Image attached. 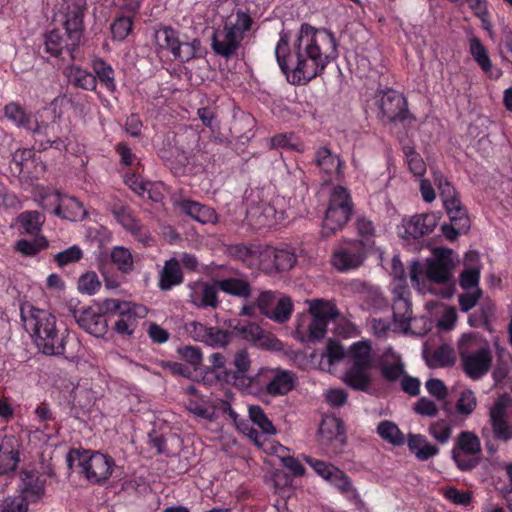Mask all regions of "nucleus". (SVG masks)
Wrapping results in <instances>:
<instances>
[{"instance_id":"obj_1","label":"nucleus","mask_w":512,"mask_h":512,"mask_svg":"<svg viewBox=\"0 0 512 512\" xmlns=\"http://www.w3.org/2000/svg\"><path fill=\"white\" fill-rule=\"evenodd\" d=\"M274 54L288 83L305 86L338 58V41L329 29L302 23L293 39L289 31L279 33Z\"/></svg>"},{"instance_id":"obj_2","label":"nucleus","mask_w":512,"mask_h":512,"mask_svg":"<svg viewBox=\"0 0 512 512\" xmlns=\"http://www.w3.org/2000/svg\"><path fill=\"white\" fill-rule=\"evenodd\" d=\"M20 315L24 329L40 352L48 356L64 354L67 330L57 327L56 317L52 313L25 303L20 307Z\"/></svg>"},{"instance_id":"obj_3","label":"nucleus","mask_w":512,"mask_h":512,"mask_svg":"<svg viewBox=\"0 0 512 512\" xmlns=\"http://www.w3.org/2000/svg\"><path fill=\"white\" fill-rule=\"evenodd\" d=\"M20 315L24 329L40 352L48 356L64 354L67 330L57 327L56 317L52 313L25 303L20 307Z\"/></svg>"},{"instance_id":"obj_4","label":"nucleus","mask_w":512,"mask_h":512,"mask_svg":"<svg viewBox=\"0 0 512 512\" xmlns=\"http://www.w3.org/2000/svg\"><path fill=\"white\" fill-rule=\"evenodd\" d=\"M83 18L84 12L80 7L68 8L62 27L45 33L43 52L63 61L78 59L84 33Z\"/></svg>"},{"instance_id":"obj_5","label":"nucleus","mask_w":512,"mask_h":512,"mask_svg":"<svg viewBox=\"0 0 512 512\" xmlns=\"http://www.w3.org/2000/svg\"><path fill=\"white\" fill-rule=\"evenodd\" d=\"M458 354L464 373L472 380L481 379L492 365L489 344L475 334H464L458 343Z\"/></svg>"},{"instance_id":"obj_6","label":"nucleus","mask_w":512,"mask_h":512,"mask_svg":"<svg viewBox=\"0 0 512 512\" xmlns=\"http://www.w3.org/2000/svg\"><path fill=\"white\" fill-rule=\"evenodd\" d=\"M353 214L354 203L350 190L342 185L334 186L322 220L321 237L327 239L343 230Z\"/></svg>"},{"instance_id":"obj_7","label":"nucleus","mask_w":512,"mask_h":512,"mask_svg":"<svg viewBox=\"0 0 512 512\" xmlns=\"http://www.w3.org/2000/svg\"><path fill=\"white\" fill-rule=\"evenodd\" d=\"M349 367L344 382L356 391H367L371 384L369 371L374 367L372 347L366 341L354 342L347 350Z\"/></svg>"},{"instance_id":"obj_8","label":"nucleus","mask_w":512,"mask_h":512,"mask_svg":"<svg viewBox=\"0 0 512 512\" xmlns=\"http://www.w3.org/2000/svg\"><path fill=\"white\" fill-rule=\"evenodd\" d=\"M66 461L70 468L79 469V473L91 483L106 480L114 466V460L99 450H69Z\"/></svg>"},{"instance_id":"obj_9","label":"nucleus","mask_w":512,"mask_h":512,"mask_svg":"<svg viewBox=\"0 0 512 512\" xmlns=\"http://www.w3.org/2000/svg\"><path fill=\"white\" fill-rule=\"evenodd\" d=\"M137 308L132 302L107 298L101 302L99 311L107 314L112 330L125 338L132 336L138 327Z\"/></svg>"},{"instance_id":"obj_10","label":"nucleus","mask_w":512,"mask_h":512,"mask_svg":"<svg viewBox=\"0 0 512 512\" xmlns=\"http://www.w3.org/2000/svg\"><path fill=\"white\" fill-rule=\"evenodd\" d=\"M306 461L317 475L335 487L347 501L360 511L364 509V502L353 486L352 480L344 471L321 460L306 458Z\"/></svg>"},{"instance_id":"obj_11","label":"nucleus","mask_w":512,"mask_h":512,"mask_svg":"<svg viewBox=\"0 0 512 512\" xmlns=\"http://www.w3.org/2000/svg\"><path fill=\"white\" fill-rule=\"evenodd\" d=\"M378 107L382 119L390 123L412 122L415 117L409 111L407 98L400 92L387 88L378 90Z\"/></svg>"},{"instance_id":"obj_12","label":"nucleus","mask_w":512,"mask_h":512,"mask_svg":"<svg viewBox=\"0 0 512 512\" xmlns=\"http://www.w3.org/2000/svg\"><path fill=\"white\" fill-rule=\"evenodd\" d=\"M490 428L482 429V437L486 440L485 448H494L490 435L500 442L512 439V417L507 415L506 407L501 401H497L489 412Z\"/></svg>"},{"instance_id":"obj_13","label":"nucleus","mask_w":512,"mask_h":512,"mask_svg":"<svg viewBox=\"0 0 512 512\" xmlns=\"http://www.w3.org/2000/svg\"><path fill=\"white\" fill-rule=\"evenodd\" d=\"M309 311L311 320L307 328L308 339L320 340L325 337L329 322L337 316V310L329 302L316 299L311 303Z\"/></svg>"},{"instance_id":"obj_14","label":"nucleus","mask_w":512,"mask_h":512,"mask_svg":"<svg viewBox=\"0 0 512 512\" xmlns=\"http://www.w3.org/2000/svg\"><path fill=\"white\" fill-rule=\"evenodd\" d=\"M365 259L362 241H350L340 246L332 255L333 266L341 272L357 269Z\"/></svg>"},{"instance_id":"obj_15","label":"nucleus","mask_w":512,"mask_h":512,"mask_svg":"<svg viewBox=\"0 0 512 512\" xmlns=\"http://www.w3.org/2000/svg\"><path fill=\"white\" fill-rule=\"evenodd\" d=\"M60 127L56 122L39 123L35 120V126L30 128L34 138V149L38 151H45L49 148L62 150L65 147V142L60 136Z\"/></svg>"},{"instance_id":"obj_16","label":"nucleus","mask_w":512,"mask_h":512,"mask_svg":"<svg viewBox=\"0 0 512 512\" xmlns=\"http://www.w3.org/2000/svg\"><path fill=\"white\" fill-rule=\"evenodd\" d=\"M234 330L242 339L253 343L257 347L268 350L281 349V341L270 332L263 330L257 323H238Z\"/></svg>"},{"instance_id":"obj_17","label":"nucleus","mask_w":512,"mask_h":512,"mask_svg":"<svg viewBox=\"0 0 512 512\" xmlns=\"http://www.w3.org/2000/svg\"><path fill=\"white\" fill-rule=\"evenodd\" d=\"M243 37L237 36L225 23L213 31L211 48L213 52L225 59H230L237 54Z\"/></svg>"},{"instance_id":"obj_18","label":"nucleus","mask_w":512,"mask_h":512,"mask_svg":"<svg viewBox=\"0 0 512 512\" xmlns=\"http://www.w3.org/2000/svg\"><path fill=\"white\" fill-rule=\"evenodd\" d=\"M189 302L198 309L212 308L216 309L219 307L220 300L217 287V279L213 280L212 283L197 281L189 285Z\"/></svg>"},{"instance_id":"obj_19","label":"nucleus","mask_w":512,"mask_h":512,"mask_svg":"<svg viewBox=\"0 0 512 512\" xmlns=\"http://www.w3.org/2000/svg\"><path fill=\"white\" fill-rule=\"evenodd\" d=\"M439 217L435 213H424L412 216L403 221V231L399 234L405 239H419L429 235L438 224Z\"/></svg>"},{"instance_id":"obj_20","label":"nucleus","mask_w":512,"mask_h":512,"mask_svg":"<svg viewBox=\"0 0 512 512\" xmlns=\"http://www.w3.org/2000/svg\"><path fill=\"white\" fill-rule=\"evenodd\" d=\"M232 364L235 370H223V372L219 374L218 379L227 384H232L237 388L243 387L245 383L250 382L246 375L251 366V360L247 350H238L234 355Z\"/></svg>"},{"instance_id":"obj_21","label":"nucleus","mask_w":512,"mask_h":512,"mask_svg":"<svg viewBox=\"0 0 512 512\" xmlns=\"http://www.w3.org/2000/svg\"><path fill=\"white\" fill-rule=\"evenodd\" d=\"M314 165L325 175L343 177L344 161L327 146H320L314 152Z\"/></svg>"},{"instance_id":"obj_22","label":"nucleus","mask_w":512,"mask_h":512,"mask_svg":"<svg viewBox=\"0 0 512 512\" xmlns=\"http://www.w3.org/2000/svg\"><path fill=\"white\" fill-rule=\"evenodd\" d=\"M451 254V250H444L428 262L425 274L431 282L441 284L450 279L454 266Z\"/></svg>"},{"instance_id":"obj_23","label":"nucleus","mask_w":512,"mask_h":512,"mask_svg":"<svg viewBox=\"0 0 512 512\" xmlns=\"http://www.w3.org/2000/svg\"><path fill=\"white\" fill-rule=\"evenodd\" d=\"M105 313H96L91 308L83 310L79 316L76 317L78 325L87 333L95 336L102 337L108 330V317Z\"/></svg>"},{"instance_id":"obj_24","label":"nucleus","mask_w":512,"mask_h":512,"mask_svg":"<svg viewBox=\"0 0 512 512\" xmlns=\"http://www.w3.org/2000/svg\"><path fill=\"white\" fill-rule=\"evenodd\" d=\"M378 368L381 376L388 382H395L404 375V364L401 357L392 348L384 351L382 357L378 361Z\"/></svg>"},{"instance_id":"obj_25","label":"nucleus","mask_w":512,"mask_h":512,"mask_svg":"<svg viewBox=\"0 0 512 512\" xmlns=\"http://www.w3.org/2000/svg\"><path fill=\"white\" fill-rule=\"evenodd\" d=\"M71 398L70 415L76 419L85 416L96 399L91 389L79 385L73 386Z\"/></svg>"},{"instance_id":"obj_26","label":"nucleus","mask_w":512,"mask_h":512,"mask_svg":"<svg viewBox=\"0 0 512 512\" xmlns=\"http://www.w3.org/2000/svg\"><path fill=\"white\" fill-rule=\"evenodd\" d=\"M179 207L183 213L201 224H214L217 222L218 216L216 211L200 202L183 199L179 203Z\"/></svg>"},{"instance_id":"obj_27","label":"nucleus","mask_w":512,"mask_h":512,"mask_svg":"<svg viewBox=\"0 0 512 512\" xmlns=\"http://www.w3.org/2000/svg\"><path fill=\"white\" fill-rule=\"evenodd\" d=\"M296 376L292 371L273 369L269 380L268 395L282 396L294 389Z\"/></svg>"},{"instance_id":"obj_28","label":"nucleus","mask_w":512,"mask_h":512,"mask_svg":"<svg viewBox=\"0 0 512 512\" xmlns=\"http://www.w3.org/2000/svg\"><path fill=\"white\" fill-rule=\"evenodd\" d=\"M64 74L67 76L71 85L87 91H95L97 88V78L94 73L83 69L78 65H69L65 68Z\"/></svg>"},{"instance_id":"obj_29","label":"nucleus","mask_w":512,"mask_h":512,"mask_svg":"<svg viewBox=\"0 0 512 512\" xmlns=\"http://www.w3.org/2000/svg\"><path fill=\"white\" fill-rule=\"evenodd\" d=\"M184 280L180 262L176 258H170L164 264L160 272L159 288L162 291H169L174 286L180 285Z\"/></svg>"},{"instance_id":"obj_30","label":"nucleus","mask_w":512,"mask_h":512,"mask_svg":"<svg viewBox=\"0 0 512 512\" xmlns=\"http://www.w3.org/2000/svg\"><path fill=\"white\" fill-rule=\"evenodd\" d=\"M154 40L158 51H169L172 55L180 43L178 31L167 25L155 28Z\"/></svg>"},{"instance_id":"obj_31","label":"nucleus","mask_w":512,"mask_h":512,"mask_svg":"<svg viewBox=\"0 0 512 512\" xmlns=\"http://www.w3.org/2000/svg\"><path fill=\"white\" fill-rule=\"evenodd\" d=\"M34 152L31 149H17L12 154L9 169L12 176L27 178L30 175V168L34 164Z\"/></svg>"},{"instance_id":"obj_32","label":"nucleus","mask_w":512,"mask_h":512,"mask_svg":"<svg viewBox=\"0 0 512 512\" xmlns=\"http://www.w3.org/2000/svg\"><path fill=\"white\" fill-rule=\"evenodd\" d=\"M217 287L228 295L243 299L250 298L253 291L247 280L235 277L217 279Z\"/></svg>"},{"instance_id":"obj_33","label":"nucleus","mask_w":512,"mask_h":512,"mask_svg":"<svg viewBox=\"0 0 512 512\" xmlns=\"http://www.w3.org/2000/svg\"><path fill=\"white\" fill-rule=\"evenodd\" d=\"M20 482L21 493L19 495H24L28 502L37 501L43 495L45 482L36 473L22 472Z\"/></svg>"},{"instance_id":"obj_34","label":"nucleus","mask_w":512,"mask_h":512,"mask_svg":"<svg viewBox=\"0 0 512 512\" xmlns=\"http://www.w3.org/2000/svg\"><path fill=\"white\" fill-rule=\"evenodd\" d=\"M260 244L239 243L228 247V254L235 260L241 261L248 268L257 266V256Z\"/></svg>"},{"instance_id":"obj_35","label":"nucleus","mask_w":512,"mask_h":512,"mask_svg":"<svg viewBox=\"0 0 512 512\" xmlns=\"http://www.w3.org/2000/svg\"><path fill=\"white\" fill-rule=\"evenodd\" d=\"M232 31L240 37L245 38V34L249 32L254 24L249 9L237 8L232 15L224 22Z\"/></svg>"},{"instance_id":"obj_36","label":"nucleus","mask_w":512,"mask_h":512,"mask_svg":"<svg viewBox=\"0 0 512 512\" xmlns=\"http://www.w3.org/2000/svg\"><path fill=\"white\" fill-rule=\"evenodd\" d=\"M93 73L97 78V82L105 87V89L114 93L117 91V85L115 80V70L102 58H96L92 63Z\"/></svg>"},{"instance_id":"obj_37","label":"nucleus","mask_w":512,"mask_h":512,"mask_svg":"<svg viewBox=\"0 0 512 512\" xmlns=\"http://www.w3.org/2000/svg\"><path fill=\"white\" fill-rule=\"evenodd\" d=\"M4 113L18 127L29 130L35 126L36 118L18 103L12 102L7 104L4 108Z\"/></svg>"},{"instance_id":"obj_38","label":"nucleus","mask_w":512,"mask_h":512,"mask_svg":"<svg viewBox=\"0 0 512 512\" xmlns=\"http://www.w3.org/2000/svg\"><path fill=\"white\" fill-rule=\"evenodd\" d=\"M111 213L115 220L127 231L135 234L140 230V223L133 216L131 209L123 204H114Z\"/></svg>"},{"instance_id":"obj_39","label":"nucleus","mask_w":512,"mask_h":512,"mask_svg":"<svg viewBox=\"0 0 512 512\" xmlns=\"http://www.w3.org/2000/svg\"><path fill=\"white\" fill-rule=\"evenodd\" d=\"M354 225L358 236L361 238L359 241L363 242V247H365V245H373L375 237L377 236V228L374 221L370 219V217L362 214L356 217Z\"/></svg>"},{"instance_id":"obj_40","label":"nucleus","mask_w":512,"mask_h":512,"mask_svg":"<svg viewBox=\"0 0 512 512\" xmlns=\"http://www.w3.org/2000/svg\"><path fill=\"white\" fill-rule=\"evenodd\" d=\"M44 221V215L38 211H25L17 217L19 229L27 234H37Z\"/></svg>"},{"instance_id":"obj_41","label":"nucleus","mask_w":512,"mask_h":512,"mask_svg":"<svg viewBox=\"0 0 512 512\" xmlns=\"http://www.w3.org/2000/svg\"><path fill=\"white\" fill-rule=\"evenodd\" d=\"M270 148H281L298 153H303L305 150L303 142H301L294 133H279L274 135L270 139Z\"/></svg>"},{"instance_id":"obj_42","label":"nucleus","mask_w":512,"mask_h":512,"mask_svg":"<svg viewBox=\"0 0 512 512\" xmlns=\"http://www.w3.org/2000/svg\"><path fill=\"white\" fill-rule=\"evenodd\" d=\"M469 51L482 71L490 75L492 62L488 55L487 48L483 45L479 38L473 37L470 39Z\"/></svg>"},{"instance_id":"obj_43","label":"nucleus","mask_w":512,"mask_h":512,"mask_svg":"<svg viewBox=\"0 0 512 512\" xmlns=\"http://www.w3.org/2000/svg\"><path fill=\"white\" fill-rule=\"evenodd\" d=\"M402 151L409 171L415 177L422 178L427 170L426 163L422 156L415 150V147L411 145H404Z\"/></svg>"},{"instance_id":"obj_44","label":"nucleus","mask_w":512,"mask_h":512,"mask_svg":"<svg viewBox=\"0 0 512 512\" xmlns=\"http://www.w3.org/2000/svg\"><path fill=\"white\" fill-rule=\"evenodd\" d=\"M136 14L130 16L117 15L111 23L110 30L112 39L114 41H124L132 32L134 27V17Z\"/></svg>"},{"instance_id":"obj_45","label":"nucleus","mask_w":512,"mask_h":512,"mask_svg":"<svg viewBox=\"0 0 512 512\" xmlns=\"http://www.w3.org/2000/svg\"><path fill=\"white\" fill-rule=\"evenodd\" d=\"M412 314L411 303L404 297V291L399 292L393 304V319L400 327L407 328L410 325Z\"/></svg>"},{"instance_id":"obj_46","label":"nucleus","mask_w":512,"mask_h":512,"mask_svg":"<svg viewBox=\"0 0 512 512\" xmlns=\"http://www.w3.org/2000/svg\"><path fill=\"white\" fill-rule=\"evenodd\" d=\"M61 206L59 217L62 219L77 221L82 220L86 215L82 203L74 197L64 195Z\"/></svg>"},{"instance_id":"obj_47","label":"nucleus","mask_w":512,"mask_h":512,"mask_svg":"<svg viewBox=\"0 0 512 512\" xmlns=\"http://www.w3.org/2000/svg\"><path fill=\"white\" fill-rule=\"evenodd\" d=\"M273 369L261 368L258 373L254 376H248L249 383H245L243 387H239L242 390H248L250 392H265L268 394L269 380L272 376Z\"/></svg>"},{"instance_id":"obj_48","label":"nucleus","mask_w":512,"mask_h":512,"mask_svg":"<svg viewBox=\"0 0 512 512\" xmlns=\"http://www.w3.org/2000/svg\"><path fill=\"white\" fill-rule=\"evenodd\" d=\"M377 433L379 436L395 446L404 444V434L400 431L398 426L388 420L381 421L377 426Z\"/></svg>"},{"instance_id":"obj_49","label":"nucleus","mask_w":512,"mask_h":512,"mask_svg":"<svg viewBox=\"0 0 512 512\" xmlns=\"http://www.w3.org/2000/svg\"><path fill=\"white\" fill-rule=\"evenodd\" d=\"M111 261L115 264L122 273L129 274L133 268V258L129 249L117 246L111 251Z\"/></svg>"},{"instance_id":"obj_50","label":"nucleus","mask_w":512,"mask_h":512,"mask_svg":"<svg viewBox=\"0 0 512 512\" xmlns=\"http://www.w3.org/2000/svg\"><path fill=\"white\" fill-rule=\"evenodd\" d=\"M115 152L119 156V164L125 169L141 168L139 158L133 153L132 149L126 142H119L114 147Z\"/></svg>"},{"instance_id":"obj_51","label":"nucleus","mask_w":512,"mask_h":512,"mask_svg":"<svg viewBox=\"0 0 512 512\" xmlns=\"http://www.w3.org/2000/svg\"><path fill=\"white\" fill-rule=\"evenodd\" d=\"M249 417L253 425L257 426L262 433L266 435L275 434L276 429L271 420L264 413V410L258 405L249 407Z\"/></svg>"},{"instance_id":"obj_52","label":"nucleus","mask_w":512,"mask_h":512,"mask_svg":"<svg viewBox=\"0 0 512 512\" xmlns=\"http://www.w3.org/2000/svg\"><path fill=\"white\" fill-rule=\"evenodd\" d=\"M292 311V300L287 296H283L277 301L275 307H273L268 315V318L279 324H284L290 319Z\"/></svg>"},{"instance_id":"obj_53","label":"nucleus","mask_w":512,"mask_h":512,"mask_svg":"<svg viewBox=\"0 0 512 512\" xmlns=\"http://www.w3.org/2000/svg\"><path fill=\"white\" fill-rule=\"evenodd\" d=\"M48 247V241L44 237H37L33 240L20 239L15 244V250L24 256H35Z\"/></svg>"},{"instance_id":"obj_54","label":"nucleus","mask_w":512,"mask_h":512,"mask_svg":"<svg viewBox=\"0 0 512 512\" xmlns=\"http://www.w3.org/2000/svg\"><path fill=\"white\" fill-rule=\"evenodd\" d=\"M83 258V251L78 245H72L53 256V261L59 268L79 262Z\"/></svg>"},{"instance_id":"obj_55","label":"nucleus","mask_w":512,"mask_h":512,"mask_svg":"<svg viewBox=\"0 0 512 512\" xmlns=\"http://www.w3.org/2000/svg\"><path fill=\"white\" fill-rule=\"evenodd\" d=\"M481 450H452V458L462 470L475 467L479 462Z\"/></svg>"},{"instance_id":"obj_56","label":"nucleus","mask_w":512,"mask_h":512,"mask_svg":"<svg viewBox=\"0 0 512 512\" xmlns=\"http://www.w3.org/2000/svg\"><path fill=\"white\" fill-rule=\"evenodd\" d=\"M231 341V333L219 327H208L203 343L213 348L225 347Z\"/></svg>"},{"instance_id":"obj_57","label":"nucleus","mask_w":512,"mask_h":512,"mask_svg":"<svg viewBox=\"0 0 512 512\" xmlns=\"http://www.w3.org/2000/svg\"><path fill=\"white\" fill-rule=\"evenodd\" d=\"M101 287L98 275L94 271L82 274L77 283L78 291L82 294L94 295Z\"/></svg>"},{"instance_id":"obj_58","label":"nucleus","mask_w":512,"mask_h":512,"mask_svg":"<svg viewBox=\"0 0 512 512\" xmlns=\"http://www.w3.org/2000/svg\"><path fill=\"white\" fill-rule=\"evenodd\" d=\"M64 195L58 191H45L41 194L40 205L43 209L55 214L59 217L62 209V200Z\"/></svg>"},{"instance_id":"obj_59","label":"nucleus","mask_w":512,"mask_h":512,"mask_svg":"<svg viewBox=\"0 0 512 512\" xmlns=\"http://www.w3.org/2000/svg\"><path fill=\"white\" fill-rule=\"evenodd\" d=\"M140 169L136 168L130 171H127L124 175V183L129 186L136 194L144 196L146 190L150 185V182H144L140 178Z\"/></svg>"},{"instance_id":"obj_60","label":"nucleus","mask_w":512,"mask_h":512,"mask_svg":"<svg viewBox=\"0 0 512 512\" xmlns=\"http://www.w3.org/2000/svg\"><path fill=\"white\" fill-rule=\"evenodd\" d=\"M319 431L321 434H325L326 432L331 434L327 438L329 440L335 439L339 440L341 443H343L344 439V431L342 423L337 418H330L323 420V422L320 425Z\"/></svg>"},{"instance_id":"obj_61","label":"nucleus","mask_w":512,"mask_h":512,"mask_svg":"<svg viewBox=\"0 0 512 512\" xmlns=\"http://www.w3.org/2000/svg\"><path fill=\"white\" fill-rule=\"evenodd\" d=\"M434 184L437 186L442 201L457 195L453 184L439 170L432 171Z\"/></svg>"},{"instance_id":"obj_62","label":"nucleus","mask_w":512,"mask_h":512,"mask_svg":"<svg viewBox=\"0 0 512 512\" xmlns=\"http://www.w3.org/2000/svg\"><path fill=\"white\" fill-rule=\"evenodd\" d=\"M274 256V270L287 271L290 270L296 263V256L294 253L285 249H276Z\"/></svg>"},{"instance_id":"obj_63","label":"nucleus","mask_w":512,"mask_h":512,"mask_svg":"<svg viewBox=\"0 0 512 512\" xmlns=\"http://www.w3.org/2000/svg\"><path fill=\"white\" fill-rule=\"evenodd\" d=\"M454 360L453 351L446 346H441L433 352L430 358V365L434 367H447L453 365Z\"/></svg>"},{"instance_id":"obj_64","label":"nucleus","mask_w":512,"mask_h":512,"mask_svg":"<svg viewBox=\"0 0 512 512\" xmlns=\"http://www.w3.org/2000/svg\"><path fill=\"white\" fill-rule=\"evenodd\" d=\"M2 512H28V501L24 495L7 497L2 502Z\"/></svg>"}]
</instances>
